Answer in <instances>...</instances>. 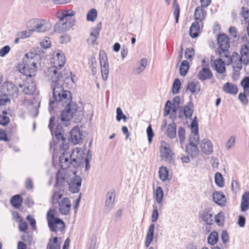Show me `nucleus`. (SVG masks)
Returning <instances> with one entry per match:
<instances>
[{
	"label": "nucleus",
	"mask_w": 249,
	"mask_h": 249,
	"mask_svg": "<svg viewBox=\"0 0 249 249\" xmlns=\"http://www.w3.org/2000/svg\"><path fill=\"white\" fill-rule=\"evenodd\" d=\"M55 136L58 141L61 142V148L65 150L69 148L68 143L66 142V140L63 136V133H56Z\"/></svg>",
	"instance_id": "45"
},
{
	"label": "nucleus",
	"mask_w": 249,
	"mask_h": 249,
	"mask_svg": "<svg viewBox=\"0 0 249 249\" xmlns=\"http://www.w3.org/2000/svg\"><path fill=\"white\" fill-rule=\"evenodd\" d=\"M249 209V192H246L242 196L240 211L242 212L247 211Z\"/></svg>",
	"instance_id": "24"
},
{
	"label": "nucleus",
	"mask_w": 249,
	"mask_h": 249,
	"mask_svg": "<svg viewBox=\"0 0 249 249\" xmlns=\"http://www.w3.org/2000/svg\"><path fill=\"white\" fill-rule=\"evenodd\" d=\"M241 85L244 92L247 95H249V76L244 77L241 82Z\"/></svg>",
	"instance_id": "48"
},
{
	"label": "nucleus",
	"mask_w": 249,
	"mask_h": 249,
	"mask_svg": "<svg viewBox=\"0 0 249 249\" xmlns=\"http://www.w3.org/2000/svg\"><path fill=\"white\" fill-rule=\"evenodd\" d=\"M146 133L148 137V142L151 143L152 141V138L154 136V133L151 125H149L146 130Z\"/></svg>",
	"instance_id": "61"
},
{
	"label": "nucleus",
	"mask_w": 249,
	"mask_h": 249,
	"mask_svg": "<svg viewBox=\"0 0 249 249\" xmlns=\"http://www.w3.org/2000/svg\"><path fill=\"white\" fill-rule=\"evenodd\" d=\"M70 180H68L69 190L72 193H77L81 185L82 179L80 176L76 175L75 172H71Z\"/></svg>",
	"instance_id": "9"
},
{
	"label": "nucleus",
	"mask_w": 249,
	"mask_h": 249,
	"mask_svg": "<svg viewBox=\"0 0 249 249\" xmlns=\"http://www.w3.org/2000/svg\"><path fill=\"white\" fill-rule=\"evenodd\" d=\"M241 56L239 57L237 53H233L231 57V60L233 61L235 59L239 60L244 65H247L249 63V54L244 53H240Z\"/></svg>",
	"instance_id": "29"
},
{
	"label": "nucleus",
	"mask_w": 249,
	"mask_h": 249,
	"mask_svg": "<svg viewBox=\"0 0 249 249\" xmlns=\"http://www.w3.org/2000/svg\"><path fill=\"white\" fill-rule=\"evenodd\" d=\"M101 23L100 22L96 28L93 29L92 32L90 33L91 38L88 39L89 41H91L92 44H94L96 41L97 36L99 34V32L101 29Z\"/></svg>",
	"instance_id": "34"
},
{
	"label": "nucleus",
	"mask_w": 249,
	"mask_h": 249,
	"mask_svg": "<svg viewBox=\"0 0 249 249\" xmlns=\"http://www.w3.org/2000/svg\"><path fill=\"white\" fill-rule=\"evenodd\" d=\"M215 221L219 226L224 224L225 221V215L223 212H220L214 217Z\"/></svg>",
	"instance_id": "50"
},
{
	"label": "nucleus",
	"mask_w": 249,
	"mask_h": 249,
	"mask_svg": "<svg viewBox=\"0 0 249 249\" xmlns=\"http://www.w3.org/2000/svg\"><path fill=\"white\" fill-rule=\"evenodd\" d=\"M214 182L219 188H222L225 186V179L222 175L219 172H216L214 175Z\"/></svg>",
	"instance_id": "35"
},
{
	"label": "nucleus",
	"mask_w": 249,
	"mask_h": 249,
	"mask_svg": "<svg viewBox=\"0 0 249 249\" xmlns=\"http://www.w3.org/2000/svg\"><path fill=\"white\" fill-rule=\"evenodd\" d=\"M53 96L54 101L50 102L49 110L51 112L52 107L56 103L62 106L66 105V109L61 113V120L64 125L67 126L70 120L77 112L76 105L70 104L72 99L71 92L64 90L62 86L58 84L53 88Z\"/></svg>",
	"instance_id": "1"
},
{
	"label": "nucleus",
	"mask_w": 249,
	"mask_h": 249,
	"mask_svg": "<svg viewBox=\"0 0 249 249\" xmlns=\"http://www.w3.org/2000/svg\"><path fill=\"white\" fill-rule=\"evenodd\" d=\"M70 155L68 153H63L59 157V165L61 168V169L65 170L67 169L70 163H71L69 160Z\"/></svg>",
	"instance_id": "28"
},
{
	"label": "nucleus",
	"mask_w": 249,
	"mask_h": 249,
	"mask_svg": "<svg viewBox=\"0 0 249 249\" xmlns=\"http://www.w3.org/2000/svg\"><path fill=\"white\" fill-rule=\"evenodd\" d=\"M71 37L70 35L68 34H65L61 36L60 37V42L61 44H66L71 41Z\"/></svg>",
	"instance_id": "63"
},
{
	"label": "nucleus",
	"mask_w": 249,
	"mask_h": 249,
	"mask_svg": "<svg viewBox=\"0 0 249 249\" xmlns=\"http://www.w3.org/2000/svg\"><path fill=\"white\" fill-rule=\"evenodd\" d=\"M75 15V12L71 10H64L57 13V17L61 21L71 22L74 25L75 20L72 18Z\"/></svg>",
	"instance_id": "12"
},
{
	"label": "nucleus",
	"mask_w": 249,
	"mask_h": 249,
	"mask_svg": "<svg viewBox=\"0 0 249 249\" xmlns=\"http://www.w3.org/2000/svg\"><path fill=\"white\" fill-rule=\"evenodd\" d=\"M223 90L226 92L231 94H236L238 92V88L234 84L227 82L224 85Z\"/></svg>",
	"instance_id": "31"
},
{
	"label": "nucleus",
	"mask_w": 249,
	"mask_h": 249,
	"mask_svg": "<svg viewBox=\"0 0 249 249\" xmlns=\"http://www.w3.org/2000/svg\"><path fill=\"white\" fill-rule=\"evenodd\" d=\"M179 139L180 142H182L185 139V131L183 127H179L178 130Z\"/></svg>",
	"instance_id": "62"
},
{
	"label": "nucleus",
	"mask_w": 249,
	"mask_h": 249,
	"mask_svg": "<svg viewBox=\"0 0 249 249\" xmlns=\"http://www.w3.org/2000/svg\"><path fill=\"white\" fill-rule=\"evenodd\" d=\"M194 111L193 106L192 103H188L184 107L183 112L186 118H190Z\"/></svg>",
	"instance_id": "46"
},
{
	"label": "nucleus",
	"mask_w": 249,
	"mask_h": 249,
	"mask_svg": "<svg viewBox=\"0 0 249 249\" xmlns=\"http://www.w3.org/2000/svg\"><path fill=\"white\" fill-rule=\"evenodd\" d=\"M55 210H50L47 214L48 226L51 231L53 232L61 231L65 228V223L59 218L55 217Z\"/></svg>",
	"instance_id": "5"
},
{
	"label": "nucleus",
	"mask_w": 249,
	"mask_h": 249,
	"mask_svg": "<svg viewBox=\"0 0 249 249\" xmlns=\"http://www.w3.org/2000/svg\"><path fill=\"white\" fill-rule=\"evenodd\" d=\"M6 114V112L4 111L2 114L0 115V124L1 125L5 126L10 122V119Z\"/></svg>",
	"instance_id": "52"
},
{
	"label": "nucleus",
	"mask_w": 249,
	"mask_h": 249,
	"mask_svg": "<svg viewBox=\"0 0 249 249\" xmlns=\"http://www.w3.org/2000/svg\"><path fill=\"white\" fill-rule=\"evenodd\" d=\"M97 63L95 57H92L90 59V66L91 67V71L93 74L96 73V67Z\"/></svg>",
	"instance_id": "60"
},
{
	"label": "nucleus",
	"mask_w": 249,
	"mask_h": 249,
	"mask_svg": "<svg viewBox=\"0 0 249 249\" xmlns=\"http://www.w3.org/2000/svg\"><path fill=\"white\" fill-rule=\"evenodd\" d=\"M236 136L232 135L229 137L225 144L227 150L229 151L233 148L235 145Z\"/></svg>",
	"instance_id": "38"
},
{
	"label": "nucleus",
	"mask_w": 249,
	"mask_h": 249,
	"mask_svg": "<svg viewBox=\"0 0 249 249\" xmlns=\"http://www.w3.org/2000/svg\"><path fill=\"white\" fill-rule=\"evenodd\" d=\"M18 86L22 89V91L24 94L27 95L34 94L36 89V84L32 80L24 82L23 84H19Z\"/></svg>",
	"instance_id": "14"
},
{
	"label": "nucleus",
	"mask_w": 249,
	"mask_h": 249,
	"mask_svg": "<svg viewBox=\"0 0 249 249\" xmlns=\"http://www.w3.org/2000/svg\"><path fill=\"white\" fill-rule=\"evenodd\" d=\"M176 109L175 107L173 106L172 103L170 101L166 102L165 107L164 114L167 115L170 113L174 114L176 112Z\"/></svg>",
	"instance_id": "44"
},
{
	"label": "nucleus",
	"mask_w": 249,
	"mask_h": 249,
	"mask_svg": "<svg viewBox=\"0 0 249 249\" xmlns=\"http://www.w3.org/2000/svg\"><path fill=\"white\" fill-rule=\"evenodd\" d=\"M40 44L42 48L46 49L51 47V42L49 38L45 37L40 41Z\"/></svg>",
	"instance_id": "58"
},
{
	"label": "nucleus",
	"mask_w": 249,
	"mask_h": 249,
	"mask_svg": "<svg viewBox=\"0 0 249 249\" xmlns=\"http://www.w3.org/2000/svg\"><path fill=\"white\" fill-rule=\"evenodd\" d=\"M71 176V173H68L67 171L60 169L58 171L56 176V183L57 184H63L65 181H68V178Z\"/></svg>",
	"instance_id": "23"
},
{
	"label": "nucleus",
	"mask_w": 249,
	"mask_h": 249,
	"mask_svg": "<svg viewBox=\"0 0 249 249\" xmlns=\"http://www.w3.org/2000/svg\"><path fill=\"white\" fill-rule=\"evenodd\" d=\"M160 153L161 159L171 163L174 160V153L172 152L169 143L165 141L160 142Z\"/></svg>",
	"instance_id": "8"
},
{
	"label": "nucleus",
	"mask_w": 249,
	"mask_h": 249,
	"mask_svg": "<svg viewBox=\"0 0 249 249\" xmlns=\"http://www.w3.org/2000/svg\"><path fill=\"white\" fill-rule=\"evenodd\" d=\"M190 35L192 38L197 37L200 32V25L199 22L195 21L193 22L190 28Z\"/></svg>",
	"instance_id": "27"
},
{
	"label": "nucleus",
	"mask_w": 249,
	"mask_h": 249,
	"mask_svg": "<svg viewBox=\"0 0 249 249\" xmlns=\"http://www.w3.org/2000/svg\"><path fill=\"white\" fill-rule=\"evenodd\" d=\"M181 83L180 80L177 78L175 80L172 87V92L173 94H177L180 89Z\"/></svg>",
	"instance_id": "53"
},
{
	"label": "nucleus",
	"mask_w": 249,
	"mask_h": 249,
	"mask_svg": "<svg viewBox=\"0 0 249 249\" xmlns=\"http://www.w3.org/2000/svg\"><path fill=\"white\" fill-rule=\"evenodd\" d=\"M212 67L218 74H222L221 76L217 75V77L223 79L226 73V67L224 61L220 58L216 59L213 61Z\"/></svg>",
	"instance_id": "13"
},
{
	"label": "nucleus",
	"mask_w": 249,
	"mask_h": 249,
	"mask_svg": "<svg viewBox=\"0 0 249 249\" xmlns=\"http://www.w3.org/2000/svg\"><path fill=\"white\" fill-rule=\"evenodd\" d=\"M154 231L155 225L154 224H152L150 225L148 228V231L145 238V246L146 248L149 247L153 240Z\"/></svg>",
	"instance_id": "26"
},
{
	"label": "nucleus",
	"mask_w": 249,
	"mask_h": 249,
	"mask_svg": "<svg viewBox=\"0 0 249 249\" xmlns=\"http://www.w3.org/2000/svg\"><path fill=\"white\" fill-rule=\"evenodd\" d=\"M186 152L192 158L197 156L199 153L197 145L193 144H188L186 147Z\"/></svg>",
	"instance_id": "32"
},
{
	"label": "nucleus",
	"mask_w": 249,
	"mask_h": 249,
	"mask_svg": "<svg viewBox=\"0 0 249 249\" xmlns=\"http://www.w3.org/2000/svg\"><path fill=\"white\" fill-rule=\"evenodd\" d=\"M39 56L32 53L26 54L23 57L22 63L19 65V71L29 77L36 75L37 60Z\"/></svg>",
	"instance_id": "3"
},
{
	"label": "nucleus",
	"mask_w": 249,
	"mask_h": 249,
	"mask_svg": "<svg viewBox=\"0 0 249 249\" xmlns=\"http://www.w3.org/2000/svg\"><path fill=\"white\" fill-rule=\"evenodd\" d=\"M187 89L192 94H197L200 91V86L197 81H191L188 83Z\"/></svg>",
	"instance_id": "30"
},
{
	"label": "nucleus",
	"mask_w": 249,
	"mask_h": 249,
	"mask_svg": "<svg viewBox=\"0 0 249 249\" xmlns=\"http://www.w3.org/2000/svg\"><path fill=\"white\" fill-rule=\"evenodd\" d=\"M173 8L174 9V15L176 18V22L178 23V18L180 13V9L179 5H178L177 0H173Z\"/></svg>",
	"instance_id": "51"
},
{
	"label": "nucleus",
	"mask_w": 249,
	"mask_h": 249,
	"mask_svg": "<svg viewBox=\"0 0 249 249\" xmlns=\"http://www.w3.org/2000/svg\"><path fill=\"white\" fill-rule=\"evenodd\" d=\"M10 201L14 207L18 208L21 206L22 200L19 195H16L12 197Z\"/></svg>",
	"instance_id": "42"
},
{
	"label": "nucleus",
	"mask_w": 249,
	"mask_h": 249,
	"mask_svg": "<svg viewBox=\"0 0 249 249\" xmlns=\"http://www.w3.org/2000/svg\"><path fill=\"white\" fill-rule=\"evenodd\" d=\"M208 65H205L202 66V69L199 71L198 74V78L201 80L204 81L206 79H210L212 78L213 74L212 73L208 67Z\"/></svg>",
	"instance_id": "21"
},
{
	"label": "nucleus",
	"mask_w": 249,
	"mask_h": 249,
	"mask_svg": "<svg viewBox=\"0 0 249 249\" xmlns=\"http://www.w3.org/2000/svg\"><path fill=\"white\" fill-rule=\"evenodd\" d=\"M11 51V47L8 45H6L0 50V57H3L8 54Z\"/></svg>",
	"instance_id": "59"
},
{
	"label": "nucleus",
	"mask_w": 249,
	"mask_h": 249,
	"mask_svg": "<svg viewBox=\"0 0 249 249\" xmlns=\"http://www.w3.org/2000/svg\"><path fill=\"white\" fill-rule=\"evenodd\" d=\"M191 134L189 138L190 144L197 145L199 141V138L198 134V124L196 120V117H195L191 125Z\"/></svg>",
	"instance_id": "11"
},
{
	"label": "nucleus",
	"mask_w": 249,
	"mask_h": 249,
	"mask_svg": "<svg viewBox=\"0 0 249 249\" xmlns=\"http://www.w3.org/2000/svg\"><path fill=\"white\" fill-rule=\"evenodd\" d=\"M246 94L244 92L243 93H239L238 98L240 101L244 105H247L248 104V99Z\"/></svg>",
	"instance_id": "64"
},
{
	"label": "nucleus",
	"mask_w": 249,
	"mask_h": 249,
	"mask_svg": "<svg viewBox=\"0 0 249 249\" xmlns=\"http://www.w3.org/2000/svg\"><path fill=\"white\" fill-rule=\"evenodd\" d=\"M115 199V194L114 191H110L107 195L105 202V210L108 212L113 207Z\"/></svg>",
	"instance_id": "20"
},
{
	"label": "nucleus",
	"mask_w": 249,
	"mask_h": 249,
	"mask_svg": "<svg viewBox=\"0 0 249 249\" xmlns=\"http://www.w3.org/2000/svg\"><path fill=\"white\" fill-rule=\"evenodd\" d=\"M10 102V100L6 93H0V106H4Z\"/></svg>",
	"instance_id": "54"
},
{
	"label": "nucleus",
	"mask_w": 249,
	"mask_h": 249,
	"mask_svg": "<svg viewBox=\"0 0 249 249\" xmlns=\"http://www.w3.org/2000/svg\"><path fill=\"white\" fill-rule=\"evenodd\" d=\"M116 120L119 122L122 119L124 120V122L126 121V117L125 115H124L123 113V111L121 108L118 107L116 109Z\"/></svg>",
	"instance_id": "57"
},
{
	"label": "nucleus",
	"mask_w": 249,
	"mask_h": 249,
	"mask_svg": "<svg viewBox=\"0 0 249 249\" xmlns=\"http://www.w3.org/2000/svg\"><path fill=\"white\" fill-rule=\"evenodd\" d=\"M159 174L160 179L163 182H165L168 179L169 172L166 167L161 166L159 169Z\"/></svg>",
	"instance_id": "36"
},
{
	"label": "nucleus",
	"mask_w": 249,
	"mask_h": 249,
	"mask_svg": "<svg viewBox=\"0 0 249 249\" xmlns=\"http://www.w3.org/2000/svg\"><path fill=\"white\" fill-rule=\"evenodd\" d=\"M213 199L215 203L220 206H224L226 199L224 194L221 192H214L213 194Z\"/></svg>",
	"instance_id": "25"
},
{
	"label": "nucleus",
	"mask_w": 249,
	"mask_h": 249,
	"mask_svg": "<svg viewBox=\"0 0 249 249\" xmlns=\"http://www.w3.org/2000/svg\"><path fill=\"white\" fill-rule=\"evenodd\" d=\"M208 243L211 245H214L218 240V234L217 232L213 231L210 233L208 237Z\"/></svg>",
	"instance_id": "41"
},
{
	"label": "nucleus",
	"mask_w": 249,
	"mask_h": 249,
	"mask_svg": "<svg viewBox=\"0 0 249 249\" xmlns=\"http://www.w3.org/2000/svg\"><path fill=\"white\" fill-rule=\"evenodd\" d=\"M63 194L61 191L54 192L52 197V203H57L60 213L64 215L69 214L71 209V202L68 197H62Z\"/></svg>",
	"instance_id": "4"
},
{
	"label": "nucleus",
	"mask_w": 249,
	"mask_h": 249,
	"mask_svg": "<svg viewBox=\"0 0 249 249\" xmlns=\"http://www.w3.org/2000/svg\"><path fill=\"white\" fill-rule=\"evenodd\" d=\"M73 26L71 22H67L59 20L54 26V31L58 33H63L69 30Z\"/></svg>",
	"instance_id": "19"
},
{
	"label": "nucleus",
	"mask_w": 249,
	"mask_h": 249,
	"mask_svg": "<svg viewBox=\"0 0 249 249\" xmlns=\"http://www.w3.org/2000/svg\"><path fill=\"white\" fill-rule=\"evenodd\" d=\"M195 55V50L193 48H187L185 51V57L189 60H192L193 56Z\"/></svg>",
	"instance_id": "56"
},
{
	"label": "nucleus",
	"mask_w": 249,
	"mask_h": 249,
	"mask_svg": "<svg viewBox=\"0 0 249 249\" xmlns=\"http://www.w3.org/2000/svg\"><path fill=\"white\" fill-rule=\"evenodd\" d=\"M203 220L208 225L212 224L213 222V214L211 211L208 210H205L202 214Z\"/></svg>",
	"instance_id": "37"
},
{
	"label": "nucleus",
	"mask_w": 249,
	"mask_h": 249,
	"mask_svg": "<svg viewBox=\"0 0 249 249\" xmlns=\"http://www.w3.org/2000/svg\"><path fill=\"white\" fill-rule=\"evenodd\" d=\"M27 27L28 28V30L18 32L17 33V36L19 37V38H22V39L31 36L34 33V30L32 29L31 25H29V22L27 24Z\"/></svg>",
	"instance_id": "33"
},
{
	"label": "nucleus",
	"mask_w": 249,
	"mask_h": 249,
	"mask_svg": "<svg viewBox=\"0 0 249 249\" xmlns=\"http://www.w3.org/2000/svg\"><path fill=\"white\" fill-rule=\"evenodd\" d=\"M29 25L32 27L34 33H45L51 28V23L49 21L39 18L30 20L29 21Z\"/></svg>",
	"instance_id": "6"
},
{
	"label": "nucleus",
	"mask_w": 249,
	"mask_h": 249,
	"mask_svg": "<svg viewBox=\"0 0 249 249\" xmlns=\"http://www.w3.org/2000/svg\"><path fill=\"white\" fill-rule=\"evenodd\" d=\"M84 155V152L81 148L73 149L70 155L71 163L75 167L78 166L83 161Z\"/></svg>",
	"instance_id": "10"
},
{
	"label": "nucleus",
	"mask_w": 249,
	"mask_h": 249,
	"mask_svg": "<svg viewBox=\"0 0 249 249\" xmlns=\"http://www.w3.org/2000/svg\"><path fill=\"white\" fill-rule=\"evenodd\" d=\"M200 149L203 154L209 155L213 152V145L210 140L204 139L201 142Z\"/></svg>",
	"instance_id": "17"
},
{
	"label": "nucleus",
	"mask_w": 249,
	"mask_h": 249,
	"mask_svg": "<svg viewBox=\"0 0 249 249\" xmlns=\"http://www.w3.org/2000/svg\"><path fill=\"white\" fill-rule=\"evenodd\" d=\"M51 63L52 66L47 70V75L52 83L53 89L55 85L61 83L64 80V75L60 71L66 62V58L63 53L61 52L54 53L52 55Z\"/></svg>",
	"instance_id": "2"
},
{
	"label": "nucleus",
	"mask_w": 249,
	"mask_h": 249,
	"mask_svg": "<svg viewBox=\"0 0 249 249\" xmlns=\"http://www.w3.org/2000/svg\"><path fill=\"white\" fill-rule=\"evenodd\" d=\"M203 7H204L201 6H198L196 8L194 13V18L195 21L202 22L205 19L207 15V12L204 9Z\"/></svg>",
	"instance_id": "22"
},
{
	"label": "nucleus",
	"mask_w": 249,
	"mask_h": 249,
	"mask_svg": "<svg viewBox=\"0 0 249 249\" xmlns=\"http://www.w3.org/2000/svg\"><path fill=\"white\" fill-rule=\"evenodd\" d=\"M4 92H7L9 96L17 97L18 94V89L14 84L10 82H5L2 85Z\"/></svg>",
	"instance_id": "15"
},
{
	"label": "nucleus",
	"mask_w": 249,
	"mask_h": 249,
	"mask_svg": "<svg viewBox=\"0 0 249 249\" xmlns=\"http://www.w3.org/2000/svg\"><path fill=\"white\" fill-rule=\"evenodd\" d=\"M167 135L171 139L176 137V125L174 123H172L168 124L167 129Z\"/></svg>",
	"instance_id": "39"
},
{
	"label": "nucleus",
	"mask_w": 249,
	"mask_h": 249,
	"mask_svg": "<svg viewBox=\"0 0 249 249\" xmlns=\"http://www.w3.org/2000/svg\"><path fill=\"white\" fill-rule=\"evenodd\" d=\"M47 249H60V243L58 242L56 237L49 240Z\"/></svg>",
	"instance_id": "47"
},
{
	"label": "nucleus",
	"mask_w": 249,
	"mask_h": 249,
	"mask_svg": "<svg viewBox=\"0 0 249 249\" xmlns=\"http://www.w3.org/2000/svg\"><path fill=\"white\" fill-rule=\"evenodd\" d=\"M97 17V10L94 8H92L88 12L87 15V20L89 21L93 22L96 19Z\"/></svg>",
	"instance_id": "49"
},
{
	"label": "nucleus",
	"mask_w": 249,
	"mask_h": 249,
	"mask_svg": "<svg viewBox=\"0 0 249 249\" xmlns=\"http://www.w3.org/2000/svg\"><path fill=\"white\" fill-rule=\"evenodd\" d=\"M83 134L78 126H74L70 131V140L74 144L79 143L82 139Z\"/></svg>",
	"instance_id": "16"
},
{
	"label": "nucleus",
	"mask_w": 249,
	"mask_h": 249,
	"mask_svg": "<svg viewBox=\"0 0 249 249\" xmlns=\"http://www.w3.org/2000/svg\"><path fill=\"white\" fill-rule=\"evenodd\" d=\"M231 61L232 64V67L234 71H239L242 68V62L239 60L235 59L233 61L231 60Z\"/></svg>",
	"instance_id": "55"
},
{
	"label": "nucleus",
	"mask_w": 249,
	"mask_h": 249,
	"mask_svg": "<svg viewBox=\"0 0 249 249\" xmlns=\"http://www.w3.org/2000/svg\"><path fill=\"white\" fill-rule=\"evenodd\" d=\"M99 60L102 79L106 81L107 80L109 70L107 57L106 52L101 50L99 52Z\"/></svg>",
	"instance_id": "7"
},
{
	"label": "nucleus",
	"mask_w": 249,
	"mask_h": 249,
	"mask_svg": "<svg viewBox=\"0 0 249 249\" xmlns=\"http://www.w3.org/2000/svg\"><path fill=\"white\" fill-rule=\"evenodd\" d=\"M189 67V63L187 60L183 61L179 68L180 74L182 76L186 75L188 71Z\"/></svg>",
	"instance_id": "43"
},
{
	"label": "nucleus",
	"mask_w": 249,
	"mask_h": 249,
	"mask_svg": "<svg viewBox=\"0 0 249 249\" xmlns=\"http://www.w3.org/2000/svg\"><path fill=\"white\" fill-rule=\"evenodd\" d=\"M217 41L219 47L223 52L229 49L230 39L226 35L224 34L219 35L217 38Z\"/></svg>",
	"instance_id": "18"
},
{
	"label": "nucleus",
	"mask_w": 249,
	"mask_h": 249,
	"mask_svg": "<svg viewBox=\"0 0 249 249\" xmlns=\"http://www.w3.org/2000/svg\"><path fill=\"white\" fill-rule=\"evenodd\" d=\"M155 199L159 204H161L163 197V191L160 186L157 187L154 193Z\"/></svg>",
	"instance_id": "40"
}]
</instances>
